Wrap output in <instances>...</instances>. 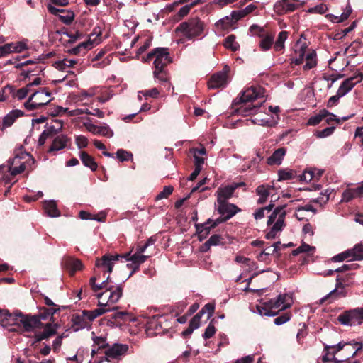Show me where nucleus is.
<instances>
[{
  "label": "nucleus",
  "instance_id": "1",
  "mask_svg": "<svg viewBox=\"0 0 363 363\" xmlns=\"http://www.w3.org/2000/svg\"><path fill=\"white\" fill-rule=\"evenodd\" d=\"M264 89L260 86H251L246 89L239 98L240 103H244L237 108L239 115L247 116L258 113L261 108L262 103L257 105L247 104V102L253 101L257 99L264 98Z\"/></svg>",
  "mask_w": 363,
  "mask_h": 363
},
{
  "label": "nucleus",
  "instance_id": "2",
  "mask_svg": "<svg viewBox=\"0 0 363 363\" xmlns=\"http://www.w3.org/2000/svg\"><path fill=\"white\" fill-rule=\"evenodd\" d=\"M293 297L291 294H279L275 299L264 301L257 306V310L261 315L274 316L279 311L291 307Z\"/></svg>",
  "mask_w": 363,
  "mask_h": 363
},
{
  "label": "nucleus",
  "instance_id": "3",
  "mask_svg": "<svg viewBox=\"0 0 363 363\" xmlns=\"http://www.w3.org/2000/svg\"><path fill=\"white\" fill-rule=\"evenodd\" d=\"M362 344L360 342H339L336 345L333 346H326L325 350H326V353L323 357L324 362L333 361L335 363H340L343 362V359H339L335 357V354L340 351L343 350L344 352L346 353L345 357V359H347L350 357H354L358 351L362 349Z\"/></svg>",
  "mask_w": 363,
  "mask_h": 363
},
{
  "label": "nucleus",
  "instance_id": "4",
  "mask_svg": "<svg viewBox=\"0 0 363 363\" xmlns=\"http://www.w3.org/2000/svg\"><path fill=\"white\" fill-rule=\"evenodd\" d=\"M286 211L284 206L275 208L267 220L268 231L265 238L272 240L278 237L285 227Z\"/></svg>",
  "mask_w": 363,
  "mask_h": 363
},
{
  "label": "nucleus",
  "instance_id": "5",
  "mask_svg": "<svg viewBox=\"0 0 363 363\" xmlns=\"http://www.w3.org/2000/svg\"><path fill=\"white\" fill-rule=\"evenodd\" d=\"M123 287L122 284L113 285L102 292L98 293L96 296L98 298V306L106 308L116 309L113 305L122 297Z\"/></svg>",
  "mask_w": 363,
  "mask_h": 363
},
{
  "label": "nucleus",
  "instance_id": "6",
  "mask_svg": "<svg viewBox=\"0 0 363 363\" xmlns=\"http://www.w3.org/2000/svg\"><path fill=\"white\" fill-rule=\"evenodd\" d=\"M30 162L33 164L34 159L21 147L15 151L13 158L8 160L9 172L11 175L21 174Z\"/></svg>",
  "mask_w": 363,
  "mask_h": 363
},
{
  "label": "nucleus",
  "instance_id": "7",
  "mask_svg": "<svg viewBox=\"0 0 363 363\" xmlns=\"http://www.w3.org/2000/svg\"><path fill=\"white\" fill-rule=\"evenodd\" d=\"M57 309L51 308L47 310L45 315L41 314L40 317L37 315H24L22 313L20 315V333L23 332H33L35 329L41 328L43 324L40 319H45L49 315H52L56 313Z\"/></svg>",
  "mask_w": 363,
  "mask_h": 363
},
{
  "label": "nucleus",
  "instance_id": "8",
  "mask_svg": "<svg viewBox=\"0 0 363 363\" xmlns=\"http://www.w3.org/2000/svg\"><path fill=\"white\" fill-rule=\"evenodd\" d=\"M154 59L153 72L154 77H157L162 69L171 62V58L169 55L168 49L166 48H156L152 50L144 59L145 62Z\"/></svg>",
  "mask_w": 363,
  "mask_h": 363
},
{
  "label": "nucleus",
  "instance_id": "9",
  "mask_svg": "<svg viewBox=\"0 0 363 363\" xmlns=\"http://www.w3.org/2000/svg\"><path fill=\"white\" fill-rule=\"evenodd\" d=\"M50 96L51 92L47 88H40L29 96L24 107L28 111L40 109L51 101Z\"/></svg>",
  "mask_w": 363,
  "mask_h": 363
},
{
  "label": "nucleus",
  "instance_id": "10",
  "mask_svg": "<svg viewBox=\"0 0 363 363\" xmlns=\"http://www.w3.org/2000/svg\"><path fill=\"white\" fill-rule=\"evenodd\" d=\"M203 30V23L198 18H194L180 23L176 28V31L188 40L201 35Z\"/></svg>",
  "mask_w": 363,
  "mask_h": 363
},
{
  "label": "nucleus",
  "instance_id": "11",
  "mask_svg": "<svg viewBox=\"0 0 363 363\" xmlns=\"http://www.w3.org/2000/svg\"><path fill=\"white\" fill-rule=\"evenodd\" d=\"M338 321L345 326H355L363 322V307L344 311L337 317Z\"/></svg>",
  "mask_w": 363,
  "mask_h": 363
},
{
  "label": "nucleus",
  "instance_id": "12",
  "mask_svg": "<svg viewBox=\"0 0 363 363\" xmlns=\"http://www.w3.org/2000/svg\"><path fill=\"white\" fill-rule=\"evenodd\" d=\"M21 312L15 313H9L6 311L3 317L0 320V324L3 328H6L9 331L20 332V315Z\"/></svg>",
  "mask_w": 363,
  "mask_h": 363
},
{
  "label": "nucleus",
  "instance_id": "13",
  "mask_svg": "<svg viewBox=\"0 0 363 363\" xmlns=\"http://www.w3.org/2000/svg\"><path fill=\"white\" fill-rule=\"evenodd\" d=\"M304 4V1L300 0H280L274 4V11L279 15H283L296 10Z\"/></svg>",
  "mask_w": 363,
  "mask_h": 363
},
{
  "label": "nucleus",
  "instance_id": "14",
  "mask_svg": "<svg viewBox=\"0 0 363 363\" xmlns=\"http://www.w3.org/2000/svg\"><path fill=\"white\" fill-rule=\"evenodd\" d=\"M363 80V74L361 72H358L345 79L339 86L337 89V92L339 95H341L342 97L348 94L356 84L360 83Z\"/></svg>",
  "mask_w": 363,
  "mask_h": 363
},
{
  "label": "nucleus",
  "instance_id": "15",
  "mask_svg": "<svg viewBox=\"0 0 363 363\" xmlns=\"http://www.w3.org/2000/svg\"><path fill=\"white\" fill-rule=\"evenodd\" d=\"M217 210L222 217L220 218L222 222L231 218L239 211V208L235 205L230 203L228 201L217 202Z\"/></svg>",
  "mask_w": 363,
  "mask_h": 363
},
{
  "label": "nucleus",
  "instance_id": "16",
  "mask_svg": "<svg viewBox=\"0 0 363 363\" xmlns=\"http://www.w3.org/2000/svg\"><path fill=\"white\" fill-rule=\"evenodd\" d=\"M101 35V32L99 31L98 33L94 30V33H92L90 35L89 38L88 40L79 43L77 46L75 48H73L70 52L74 55H79L82 52L85 53V52L91 49L94 44H98L99 43V40H98V38Z\"/></svg>",
  "mask_w": 363,
  "mask_h": 363
},
{
  "label": "nucleus",
  "instance_id": "17",
  "mask_svg": "<svg viewBox=\"0 0 363 363\" xmlns=\"http://www.w3.org/2000/svg\"><path fill=\"white\" fill-rule=\"evenodd\" d=\"M120 257H122L120 255H105L101 259H96L95 265L101 269L103 272L111 273L115 262L118 261Z\"/></svg>",
  "mask_w": 363,
  "mask_h": 363
},
{
  "label": "nucleus",
  "instance_id": "18",
  "mask_svg": "<svg viewBox=\"0 0 363 363\" xmlns=\"http://www.w3.org/2000/svg\"><path fill=\"white\" fill-rule=\"evenodd\" d=\"M163 317L152 316L148 318L145 323V331L150 336L157 335L162 333V327L160 319Z\"/></svg>",
  "mask_w": 363,
  "mask_h": 363
},
{
  "label": "nucleus",
  "instance_id": "19",
  "mask_svg": "<svg viewBox=\"0 0 363 363\" xmlns=\"http://www.w3.org/2000/svg\"><path fill=\"white\" fill-rule=\"evenodd\" d=\"M86 129L94 135H99L106 138H111L113 135V131L108 125L98 126L91 123L90 120L84 123Z\"/></svg>",
  "mask_w": 363,
  "mask_h": 363
},
{
  "label": "nucleus",
  "instance_id": "20",
  "mask_svg": "<svg viewBox=\"0 0 363 363\" xmlns=\"http://www.w3.org/2000/svg\"><path fill=\"white\" fill-rule=\"evenodd\" d=\"M343 279L337 277L335 289H334L326 296H325L321 299V302L323 303L324 301H326L328 299H330V302H332L337 298L345 297L347 294V292L345 291V284H343Z\"/></svg>",
  "mask_w": 363,
  "mask_h": 363
},
{
  "label": "nucleus",
  "instance_id": "21",
  "mask_svg": "<svg viewBox=\"0 0 363 363\" xmlns=\"http://www.w3.org/2000/svg\"><path fill=\"white\" fill-rule=\"evenodd\" d=\"M220 223H222V220L220 218H217L215 220L209 218L204 223L196 224V233L199 235V240H202L206 238V237L209 234L211 230Z\"/></svg>",
  "mask_w": 363,
  "mask_h": 363
},
{
  "label": "nucleus",
  "instance_id": "22",
  "mask_svg": "<svg viewBox=\"0 0 363 363\" xmlns=\"http://www.w3.org/2000/svg\"><path fill=\"white\" fill-rule=\"evenodd\" d=\"M350 186L351 184H349L342 194L341 201L342 202H349L354 199L360 198L363 196V182L357 187H350Z\"/></svg>",
  "mask_w": 363,
  "mask_h": 363
},
{
  "label": "nucleus",
  "instance_id": "23",
  "mask_svg": "<svg viewBox=\"0 0 363 363\" xmlns=\"http://www.w3.org/2000/svg\"><path fill=\"white\" fill-rule=\"evenodd\" d=\"M227 84L228 73L226 70H223L213 74L209 80L208 85L210 89H218L225 86Z\"/></svg>",
  "mask_w": 363,
  "mask_h": 363
},
{
  "label": "nucleus",
  "instance_id": "24",
  "mask_svg": "<svg viewBox=\"0 0 363 363\" xmlns=\"http://www.w3.org/2000/svg\"><path fill=\"white\" fill-rule=\"evenodd\" d=\"M70 138L66 135L61 134L57 135L53 138L52 144L48 149V152L52 153L63 150L67 147Z\"/></svg>",
  "mask_w": 363,
  "mask_h": 363
},
{
  "label": "nucleus",
  "instance_id": "25",
  "mask_svg": "<svg viewBox=\"0 0 363 363\" xmlns=\"http://www.w3.org/2000/svg\"><path fill=\"white\" fill-rule=\"evenodd\" d=\"M128 346L122 344H115L111 347L107 349L105 352L107 360L117 358L118 357L125 354L128 350Z\"/></svg>",
  "mask_w": 363,
  "mask_h": 363
},
{
  "label": "nucleus",
  "instance_id": "26",
  "mask_svg": "<svg viewBox=\"0 0 363 363\" xmlns=\"http://www.w3.org/2000/svg\"><path fill=\"white\" fill-rule=\"evenodd\" d=\"M307 45L306 43H298L296 45L294 52L296 56L292 57L291 63L296 65H301L303 62L306 55Z\"/></svg>",
  "mask_w": 363,
  "mask_h": 363
},
{
  "label": "nucleus",
  "instance_id": "27",
  "mask_svg": "<svg viewBox=\"0 0 363 363\" xmlns=\"http://www.w3.org/2000/svg\"><path fill=\"white\" fill-rule=\"evenodd\" d=\"M97 279V277L93 276L90 278L89 280L90 286L94 292H97L100 290H106V289H108L113 286L111 284V279L109 275L100 284L96 283Z\"/></svg>",
  "mask_w": 363,
  "mask_h": 363
},
{
  "label": "nucleus",
  "instance_id": "28",
  "mask_svg": "<svg viewBox=\"0 0 363 363\" xmlns=\"http://www.w3.org/2000/svg\"><path fill=\"white\" fill-rule=\"evenodd\" d=\"M234 191L235 190L231 184L219 187L216 191L217 202L228 201L232 197Z\"/></svg>",
  "mask_w": 363,
  "mask_h": 363
},
{
  "label": "nucleus",
  "instance_id": "29",
  "mask_svg": "<svg viewBox=\"0 0 363 363\" xmlns=\"http://www.w3.org/2000/svg\"><path fill=\"white\" fill-rule=\"evenodd\" d=\"M286 150L284 147L277 149L267 159V164L269 165H279L285 156Z\"/></svg>",
  "mask_w": 363,
  "mask_h": 363
},
{
  "label": "nucleus",
  "instance_id": "30",
  "mask_svg": "<svg viewBox=\"0 0 363 363\" xmlns=\"http://www.w3.org/2000/svg\"><path fill=\"white\" fill-rule=\"evenodd\" d=\"M149 257L148 255H141L136 252L131 256L130 252L122 256V257H124L127 261H133L135 269H139L140 264L144 263Z\"/></svg>",
  "mask_w": 363,
  "mask_h": 363
},
{
  "label": "nucleus",
  "instance_id": "31",
  "mask_svg": "<svg viewBox=\"0 0 363 363\" xmlns=\"http://www.w3.org/2000/svg\"><path fill=\"white\" fill-rule=\"evenodd\" d=\"M56 333V330L54 327H52L50 324H47L44 328L43 332L37 333L35 334L34 337L35 340L33 343L38 342L41 340L48 339L50 336H52Z\"/></svg>",
  "mask_w": 363,
  "mask_h": 363
},
{
  "label": "nucleus",
  "instance_id": "32",
  "mask_svg": "<svg viewBox=\"0 0 363 363\" xmlns=\"http://www.w3.org/2000/svg\"><path fill=\"white\" fill-rule=\"evenodd\" d=\"M272 190L273 188L269 185H260L257 186L256 189V193L259 196L257 203L259 204L265 203Z\"/></svg>",
  "mask_w": 363,
  "mask_h": 363
},
{
  "label": "nucleus",
  "instance_id": "33",
  "mask_svg": "<svg viewBox=\"0 0 363 363\" xmlns=\"http://www.w3.org/2000/svg\"><path fill=\"white\" fill-rule=\"evenodd\" d=\"M111 311H113V308H106L104 307H100L92 311L84 310L82 312L84 315L86 316L88 322L89 323L93 321L97 317Z\"/></svg>",
  "mask_w": 363,
  "mask_h": 363
},
{
  "label": "nucleus",
  "instance_id": "34",
  "mask_svg": "<svg viewBox=\"0 0 363 363\" xmlns=\"http://www.w3.org/2000/svg\"><path fill=\"white\" fill-rule=\"evenodd\" d=\"M79 156L84 166L90 168L91 171H96L97 169V163L95 162L94 157L89 155L87 152L84 151L80 152Z\"/></svg>",
  "mask_w": 363,
  "mask_h": 363
},
{
  "label": "nucleus",
  "instance_id": "35",
  "mask_svg": "<svg viewBox=\"0 0 363 363\" xmlns=\"http://www.w3.org/2000/svg\"><path fill=\"white\" fill-rule=\"evenodd\" d=\"M306 62L303 66V69L307 71L317 66V55L314 50H309L305 58Z\"/></svg>",
  "mask_w": 363,
  "mask_h": 363
},
{
  "label": "nucleus",
  "instance_id": "36",
  "mask_svg": "<svg viewBox=\"0 0 363 363\" xmlns=\"http://www.w3.org/2000/svg\"><path fill=\"white\" fill-rule=\"evenodd\" d=\"M73 322V329L75 331L83 329L87 326L89 322L85 315H84L83 312H82L81 315H74L72 318Z\"/></svg>",
  "mask_w": 363,
  "mask_h": 363
},
{
  "label": "nucleus",
  "instance_id": "37",
  "mask_svg": "<svg viewBox=\"0 0 363 363\" xmlns=\"http://www.w3.org/2000/svg\"><path fill=\"white\" fill-rule=\"evenodd\" d=\"M23 111L21 110H13L10 113H9L6 116H4L3 119V125L4 127L11 126L15 120L18 117L23 116Z\"/></svg>",
  "mask_w": 363,
  "mask_h": 363
},
{
  "label": "nucleus",
  "instance_id": "38",
  "mask_svg": "<svg viewBox=\"0 0 363 363\" xmlns=\"http://www.w3.org/2000/svg\"><path fill=\"white\" fill-rule=\"evenodd\" d=\"M316 213V210L311 205H306L305 206L298 207L296 210L295 216L298 220H303L306 218V212Z\"/></svg>",
  "mask_w": 363,
  "mask_h": 363
},
{
  "label": "nucleus",
  "instance_id": "39",
  "mask_svg": "<svg viewBox=\"0 0 363 363\" xmlns=\"http://www.w3.org/2000/svg\"><path fill=\"white\" fill-rule=\"evenodd\" d=\"M44 209L47 214L50 217H57L60 216V211L57 208L55 201H45L43 204Z\"/></svg>",
  "mask_w": 363,
  "mask_h": 363
},
{
  "label": "nucleus",
  "instance_id": "40",
  "mask_svg": "<svg viewBox=\"0 0 363 363\" xmlns=\"http://www.w3.org/2000/svg\"><path fill=\"white\" fill-rule=\"evenodd\" d=\"M352 260H363V245L357 244L353 248L349 249Z\"/></svg>",
  "mask_w": 363,
  "mask_h": 363
},
{
  "label": "nucleus",
  "instance_id": "41",
  "mask_svg": "<svg viewBox=\"0 0 363 363\" xmlns=\"http://www.w3.org/2000/svg\"><path fill=\"white\" fill-rule=\"evenodd\" d=\"M65 264L69 267L72 272L80 270L83 267L82 262L78 259L68 257L65 260Z\"/></svg>",
  "mask_w": 363,
  "mask_h": 363
},
{
  "label": "nucleus",
  "instance_id": "42",
  "mask_svg": "<svg viewBox=\"0 0 363 363\" xmlns=\"http://www.w3.org/2000/svg\"><path fill=\"white\" fill-rule=\"evenodd\" d=\"M288 38V33L286 31H281L277 40L274 43V49L276 51H280L284 48V42Z\"/></svg>",
  "mask_w": 363,
  "mask_h": 363
},
{
  "label": "nucleus",
  "instance_id": "43",
  "mask_svg": "<svg viewBox=\"0 0 363 363\" xmlns=\"http://www.w3.org/2000/svg\"><path fill=\"white\" fill-rule=\"evenodd\" d=\"M224 46L231 50L232 51H236L239 49L240 45L235 40V37L233 35L228 36L223 43Z\"/></svg>",
  "mask_w": 363,
  "mask_h": 363
},
{
  "label": "nucleus",
  "instance_id": "44",
  "mask_svg": "<svg viewBox=\"0 0 363 363\" xmlns=\"http://www.w3.org/2000/svg\"><path fill=\"white\" fill-rule=\"evenodd\" d=\"M77 63V61L72 59H63L55 62V67L60 70H65L67 67H71Z\"/></svg>",
  "mask_w": 363,
  "mask_h": 363
},
{
  "label": "nucleus",
  "instance_id": "45",
  "mask_svg": "<svg viewBox=\"0 0 363 363\" xmlns=\"http://www.w3.org/2000/svg\"><path fill=\"white\" fill-rule=\"evenodd\" d=\"M274 42V37L271 35H265L260 41L259 46L264 51H267L270 49Z\"/></svg>",
  "mask_w": 363,
  "mask_h": 363
},
{
  "label": "nucleus",
  "instance_id": "46",
  "mask_svg": "<svg viewBox=\"0 0 363 363\" xmlns=\"http://www.w3.org/2000/svg\"><path fill=\"white\" fill-rule=\"evenodd\" d=\"M8 46H9V53L21 52L27 48L26 44L23 42L8 43Z\"/></svg>",
  "mask_w": 363,
  "mask_h": 363
},
{
  "label": "nucleus",
  "instance_id": "47",
  "mask_svg": "<svg viewBox=\"0 0 363 363\" xmlns=\"http://www.w3.org/2000/svg\"><path fill=\"white\" fill-rule=\"evenodd\" d=\"M205 313L204 310H201L199 313H197L193 318L190 320L189 326L196 330L199 328L201 318Z\"/></svg>",
  "mask_w": 363,
  "mask_h": 363
},
{
  "label": "nucleus",
  "instance_id": "48",
  "mask_svg": "<svg viewBox=\"0 0 363 363\" xmlns=\"http://www.w3.org/2000/svg\"><path fill=\"white\" fill-rule=\"evenodd\" d=\"M326 113V110L323 109L320 111V113L315 116H311L307 124L308 125H316L318 123H320L323 119H324V113Z\"/></svg>",
  "mask_w": 363,
  "mask_h": 363
},
{
  "label": "nucleus",
  "instance_id": "49",
  "mask_svg": "<svg viewBox=\"0 0 363 363\" xmlns=\"http://www.w3.org/2000/svg\"><path fill=\"white\" fill-rule=\"evenodd\" d=\"M222 238L219 235H213L210 238L205 242L204 246L206 249H208L211 246L218 245L221 243Z\"/></svg>",
  "mask_w": 363,
  "mask_h": 363
},
{
  "label": "nucleus",
  "instance_id": "50",
  "mask_svg": "<svg viewBox=\"0 0 363 363\" xmlns=\"http://www.w3.org/2000/svg\"><path fill=\"white\" fill-rule=\"evenodd\" d=\"M315 250V247H312L308 244L302 243L298 248L293 250L292 254L294 256L298 255L302 252H313Z\"/></svg>",
  "mask_w": 363,
  "mask_h": 363
},
{
  "label": "nucleus",
  "instance_id": "51",
  "mask_svg": "<svg viewBox=\"0 0 363 363\" xmlns=\"http://www.w3.org/2000/svg\"><path fill=\"white\" fill-rule=\"evenodd\" d=\"M62 128V123L61 122L55 121V125H48L44 130H48V135L50 137L53 134H57Z\"/></svg>",
  "mask_w": 363,
  "mask_h": 363
},
{
  "label": "nucleus",
  "instance_id": "52",
  "mask_svg": "<svg viewBox=\"0 0 363 363\" xmlns=\"http://www.w3.org/2000/svg\"><path fill=\"white\" fill-rule=\"evenodd\" d=\"M249 33L252 36L258 35L263 37L264 35V30L262 27L253 24L249 28Z\"/></svg>",
  "mask_w": 363,
  "mask_h": 363
},
{
  "label": "nucleus",
  "instance_id": "53",
  "mask_svg": "<svg viewBox=\"0 0 363 363\" xmlns=\"http://www.w3.org/2000/svg\"><path fill=\"white\" fill-rule=\"evenodd\" d=\"M273 207H274V204L273 203H270L269 205H268L266 207L260 208L257 209L254 213V214H253L254 215V218L256 220L263 218L264 217V212H265V211H270L272 210Z\"/></svg>",
  "mask_w": 363,
  "mask_h": 363
},
{
  "label": "nucleus",
  "instance_id": "54",
  "mask_svg": "<svg viewBox=\"0 0 363 363\" xmlns=\"http://www.w3.org/2000/svg\"><path fill=\"white\" fill-rule=\"evenodd\" d=\"M335 128L334 126L325 128L322 130L316 131V133H315V135L319 138H323L328 137L333 134V133L335 130Z\"/></svg>",
  "mask_w": 363,
  "mask_h": 363
},
{
  "label": "nucleus",
  "instance_id": "55",
  "mask_svg": "<svg viewBox=\"0 0 363 363\" xmlns=\"http://www.w3.org/2000/svg\"><path fill=\"white\" fill-rule=\"evenodd\" d=\"M132 156L131 153L123 149H119L116 152V157L121 162L128 161Z\"/></svg>",
  "mask_w": 363,
  "mask_h": 363
},
{
  "label": "nucleus",
  "instance_id": "56",
  "mask_svg": "<svg viewBox=\"0 0 363 363\" xmlns=\"http://www.w3.org/2000/svg\"><path fill=\"white\" fill-rule=\"evenodd\" d=\"M315 178V171L310 169L306 170L300 176V180L305 182H310Z\"/></svg>",
  "mask_w": 363,
  "mask_h": 363
},
{
  "label": "nucleus",
  "instance_id": "57",
  "mask_svg": "<svg viewBox=\"0 0 363 363\" xmlns=\"http://www.w3.org/2000/svg\"><path fill=\"white\" fill-rule=\"evenodd\" d=\"M290 319L291 314L286 313L274 318V323L277 325H281L288 322Z\"/></svg>",
  "mask_w": 363,
  "mask_h": 363
},
{
  "label": "nucleus",
  "instance_id": "58",
  "mask_svg": "<svg viewBox=\"0 0 363 363\" xmlns=\"http://www.w3.org/2000/svg\"><path fill=\"white\" fill-rule=\"evenodd\" d=\"M250 121L253 124H257L262 126H269L271 125L272 122L269 120V118H261L260 116L255 117L253 119H251Z\"/></svg>",
  "mask_w": 363,
  "mask_h": 363
},
{
  "label": "nucleus",
  "instance_id": "59",
  "mask_svg": "<svg viewBox=\"0 0 363 363\" xmlns=\"http://www.w3.org/2000/svg\"><path fill=\"white\" fill-rule=\"evenodd\" d=\"M77 146L79 149H82L88 145V139L84 135H77L75 138Z\"/></svg>",
  "mask_w": 363,
  "mask_h": 363
},
{
  "label": "nucleus",
  "instance_id": "60",
  "mask_svg": "<svg viewBox=\"0 0 363 363\" xmlns=\"http://www.w3.org/2000/svg\"><path fill=\"white\" fill-rule=\"evenodd\" d=\"M173 187L172 186H166L163 188V190L157 196V199H162L167 198L173 191Z\"/></svg>",
  "mask_w": 363,
  "mask_h": 363
},
{
  "label": "nucleus",
  "instance_id": "61",
  "mask_svg": "<svg viewBox=\"0 0 363 363\" xmlns=\"http://www.w3.org/2000/svg\"><path fill=\"white\" fill-rule=\"evenodd\" d=\"M294 174L291 170H280L279 171V180H288L294 177Z\"/></svg>",
  "mask_w": 363,
  "mask_h": 363
},
{
  "label": "nucleus",
  "instance_id": "62",
  "mask_svg": "<svg viewBox=\"0 0 363 363\" xmlns=\"http://www.w3.org/2000/svg\"><path fill=\"white\" fill-rule=\"evenodd\" d=\"M346 259H350L351 256L349 250L342 252V253H340L333 257V260L334 262H342Z\"/></svg>",
  "mask_w": 363,
  "mask_h": 363
},
{
  "label": "nucleus",
  "instance_id": "63",
  "mask_svg": "<svg viewBox=\"0 0 363 363\" xmlns=\"http://www.w3.org/2000/svg\"><path fill=\"white\" fill-rule=\"evenodd\" d=\"M216 333L215 326L211 323L208 327L206 328L204 333L203 334V337L204 339H209L212 337Z\"/></svg>",
  "mask_w": 363,
  "mask_h": 363
},
{
  "label": "nucleus",
  "instance_id": "64",
  "mask_svg": "<svg viewBox=\"0 0 363 363\" xmlns=\"http://www.w3.org/2000/svg\"><path fill=\"white\" fill-rule=\"evenodd\" d=\"M198 1H194V2H192V3H191L190 4L185 5V6H184L183 7H182V8L179 9V16H182V17H184V16H185L186 15H187V14L189 13V11L191 10V9L194 6H195V5L197 4V2H198Z\"/></svg>",
  "mask_w": 363,
  "mask_h": 363
}]
</instances>
